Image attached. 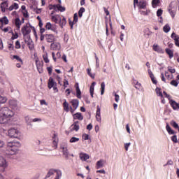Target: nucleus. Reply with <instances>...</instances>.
<instances>
[{
	"label": "nucleus",
	"instance_id": "obj_1",
	"mask_svg": "<svg viewBox=\"0 0 179 179\" xmlns=\"http://www.w3.org/2000/svg\"><path fill=\"white\" fill-rule=\"evenodd\" d=\"M15 117V112L7 106L0 108V124H8L10 118Z\"/></svg>",
	"mask_w": 179,
	"mask_h": 179
},
{
	"label": "nucleus",
	"instance_id": "obj_2",
	"mask_svg": "<svg viewBox=\"0 0 179 179\" xmlns=\"http://www.w3.org/2000/svg\"><path fill=\"white\" fill-rule=\"evenodd\" d=\"M22 144L19 141H10L7 143V149L6 150V155H17Z\"/></svg>",
	"mask_w": 179,
	"mask_h": 179
},
{
	"label": "nucleus",
	"instance_id": "obj_3",
	"mask_svg": "<svg viewBox=\"0 0 179 179\" xmlns=\"http://www.w3.org/2000/svg\"><path fill=\"white\" fill-rule=\"evenodd\" d=\"M31 30H34V27L30 25V24H26L22 27L21 31L24 37V40L30 38V33H31Z\"/></svg>",
	"mask_w": 179,
	"mask_h": 179
},
{
	"label": "nucleus",
	"instance_id": "obj_4",
	"mask_svg": "<svg viewBox=\"0 0 179 179\" xmlns=\"http://www.w3.org/2000/svg\"><path fill=\"white\" fill-rule=\"evenodd\" d=\"M8 136L10 138H20V131L15 128L10 129L8 131Z\"/></svg>",
	"mask_w": 179,
	"mask_h": 179
},
{
	"label": "nucleus",
	"instance_id": "obj_5",
	"mask_svg": "<svg viewBox=\"0 0 179 179\" xmlns=\"http://www.w3.org/2000/svg\"><path fill=\"white\" fill-rule=\"evenodd\" d=\"M72 107H71V114H73L75 112V110L79 107V101L78 99H73L71 101Z\"/></svg>",
	"mask_w": 179,
	"mask_h": 179
},
{
	"label": "nucleus",
	"instance_id": "obj_6",
	"mask_svg": "<svg viewBox=\"0 0 179 179\" xmlns=\"http://www.w3.org/2000/svg\"><path fill=\"white\" fill-rule=\"evenodd\" d=\"M61 148L63 150V155L66 159H69V152H68V144L63 143L61 145Z\"/></svg>",
	"mask_w": 179,
	"mask_h": 179
},
{
	"label": "nucleus",
	"instance_id": "obj_7",
	"mask_svg": "<svg viewBox=\"0 0 179 179\" xmlns=\"http://www.w3.org/2000/svg\"><path fill=\"white\" fill-rule=\"evenodd\" d=\"M0 168L3 170L8 169V161L3 157L0 156Z\"/></svg>",
	"mask_w": 179,
	"mask_h": 179
},
{
	"label": "nucleus",
	"instance_id": "obj_8",
	"mask_svg": "<svg viewBox=\"0 0 179 179\" xmlns=\"http://www.w3.org/2000/svg\"><path fill=\"white\" fill-rule=\"evenodd\" d=\"M50 50L52 51H59L61 50V43L59 42H53L50 44Z\"/></svg>",
	"mask_w": 179,
	"mask_h": 179
},
{
	"label": "nucleus",
	"instance_id": "obj_9",
	"mask_svg": "<svg viewBox=\"0 0 179 179\" xmlns=\"http://www.w3.org/2000/svg\"><path fill=\"white\" fill-rule=\"evenodd\" d=\"M176 9H177V7H176L174 5H173V3H171L169 5V12L171 16L173 17V19H174V17L176 16Z\"/></svg>",
	"mask_w": 179,
	"mask_h": 179
},
{
	"label": "nucleus",
	"instance_id": "obj_10",
	"mask_svg": "<svg viewBox=\"0 0 179 179\" xmlns=\"http://www.w3.org/2000/svg\"><path fill=\"white\" fill-rule=\"evenodd\" d=\"M152 50H154V51H155V52H158L159 54H164V51L163 50V49L162 48V47H160L159 45L155 43L152 45Z\"/></svg>",
	"mask_w": 179,
	"mask_h": 179
},
{
	"label": "nucleus",
	"instance_id": "obj_11",
	"mask_svg": "<svg viewBox=\"0 0 179 179\" xmlns=\"http://www.w3.org/2000/svg\"><path fill=\"white\" fill-rule=\"evenodd\" d=\"M45 38L47 43H54L55 36L53 34H45Z\"/></svg>",
	"mask_w": 179,
	"mask_h": 179
},
{
	"label": "nucleus",
	"instance_id": "obj_12",
	"mask_svg": "<svg viewBox=\"0 0 179 179\" xmlns=\"http://www.w3.org/2000/svg\"><path fill=\"white\" fill-rule=\"evenodd\" d=\"M24 42L27 43L29 50H34V43H33V41H31V38H25L24 39Z\"/></svg>",
	"mask_w": 179,
	"mask_h": 179
},
{
	"label": "nucleus",
	"instance_id": "obj_13",
	"mask_svg": "<svg viewBox=\"0 0 179 179\" xmlns=\"http://www.w3.org/2000/svg\"><path fill=\"white\" fill-rule=\"evenodd\" d=\"M9 6V3L8 1H3L0 4V8L1 9V12L5 13L6 12V9H8Z\"/></svg>",
	"mask_w": 179,
	"mask_h": 179
},
{
	"label": "nucleus",
	"instance_id": "obj_14",
	"mask_svg": "<svg viewBox=\"0 0 179 179\" xmlns=\"http://www.w3.org/2000/svg\"><path fill=\"white\" fill-rule=\"evenodd\" d=\"M50 9H54V10H59L60 12H65V7L61 6V4L53 5Z\"/></svg>",
	"mask_w": 179,
	"mask_h": 179
},
{
	"label": "nucleus",
	"instance_id": "obj_15",
	"mask_svg": "<svg viewBox=\"0 0 179 179\" xmlns=\"http://www.w3.org/2000/svg\"><path fill=\"white\" fill-rule=\"evenodd\" d=\"M169 103L173 110H179V103H177L176 101L171 99L169 101Z\"/></svg>",
	"mask_w": 179,
	"mask_h": 179
},
{
	"label": "nucleus",
	"instance_id": "obj_16",
	"mask_svg": "<svg viewBox=\"0 0 179 179\" xmlns=\"http://www.w3.org/2000/svg\"><path fill=\"white\" fill-rule=\"evenodd\" d=\"M45 29L47 30H51L52 31H57V27H55V25L51 24V22L46 23Z\"/></svg>",
	"mask_w": 179,
	"mask_h": 179
},
{
	"label": "nucleus",
	"instance_id": "obj_17",
	"mask_svg": "<svg viewBox=\"0 0 179 179\" xmlns=\"http://www.w3.org/2000/svg\"><path fill=\"white\" fill-rule=\"evenodd\" d=\"M52 139H53V141H52L53 146H55V149H57V148H58V141H59L58 134L54 133Z\"/></svg>",
	"mask_w": 179,
	"mask_h": 179
},
{
	"label": "nucleus",
	"instance_id": "obj_18",
	"mask_svg": "<svg viewBox=\"0 0 179 179\" xmlns=\"http://www.w3.org/2000/svg\"><path fill=\"white\" fill-rule=\"evenodd\" d=\"M96 108H97L96 113V121H98V122H101V115L100 106H97Z\"/></svg>",
	"mask_w": 179,
	"mask_h": 179
},
{
	"label": "nucleus",
	"instance_id": "obj_19",
	"mask_svg": "<svg viewBox=\"0 0 179 179\" xmlns=\"http://www.w3.org/2000/svg\"><path fill=\"white\" fill-rule=\"evenodd\" d=\"M51 20L52 22H54V23L58 24L61 20V15H51Z\"/></svg>",
	"mask_w": 179,
	"mask_h": 179
},
{
	"label": "nucleus",
	"instance_id": "obj_20",
	"mask_svg": "<svg viewBox=\"0 0 179 179\" xmlns=\"http://www.w3.org/2000/svg\"><path fill=\"white\" fill-rule=\"evenodd\" d=\"M49 89H52L54 86H57V83L54 81V79L52 78H50L48 80V84Z\"/></svg>",
	"mask_w": 179,
	"mask_h": 179
},
{
	"label": "nucleus",
	"instance_id": "obj_21",
	"mask_svg": "<svg viewBox=\"0 0 179 179\" xmlns=\"http://www.w3.org/2000/svg\"><path fill=\"white\" fill-rule=\"evenodd\" d=\"M171 38L174 40L176 45L179 47V36L176 33H172Z\"/></svg>",
	"mask_w": 179,
	"mask_h": 179
},
{
	"label": "nucleus",
	"instance_id": "obj_22",
	"mask_svg": "<svg viewBox=\"0 0 179 179\" xmlns=\"http://www.w3.org/2000/svg\"><path fill=\"white\" fill-rule=\"evenodd\" d=\"M79 128H80L79 122H76L71 126V131H79Z\"/></svg>",
	"mask_w": 179,
	"mask_h": 179
},
{
	"label": "nucleus",
	"instance_id": "obj_23",
	"mask_svg": "<svg viewBox=\"0 0 179 179\" xmlns=\"http://www.w3.org/2000/svg\"><path fill=\"white\" fill-rule=\"evenodd\" d=\"M90 157L89 156V155L86 153H83V152L80 153V159L83 162H86V160L89 159Z\"/></svg>",
	"mask_w": 179,
	"mask_h": 179
},
{
	"label": "nucleus",
	"instance_id": "obj_24",
	"mask_svg": "<svg viewBox=\"0 0 179 179\" xmlns=\"http://www.w3.org/2000/svg\"><path fill=\"white\" fill-rule=\"evenodd\" d=\"M52 57L53 58V60L55 62H57V59H59L61 58V53L59 52H57L55 55V52H52Z\"/></svg>",
	"mask_w": 179,
	"mask_h": 179
},
{
	"label": "nucleus",
	"instance_id": "obj_25",
	"mask_svg": "<svg viewBox=\"0 0 179 179\" xmlns=\"http://www.w3.org/2000/svg\"><path fill=\"white\" fill-rule=\"evenodd\" d=\"M9 106L12 107V108H16L17 107V101L16 100H10L9 101Z\"/></svg>",
	"mask_w": 179,
	"mask_h": 179
},
{
	"label": "nucleus",
	"instance_id": "obj_26",
	"mask_svg": "<svg viewBox=\"0 0 179 179\" xmlns=\"http://www.w3.org/2000/svg\"><path fill=\"white\" fill-rule=\"evenodd\" d=\"M148 75H150L152 82L155 85H156V83H157V81L156 80H155V75H153V73L152 72V71L150 69H148Z\"/></svg>",
	"mask_w": 179,
	"mask_h": 179
},
{
	"label": "nucleus",
	"instance_id": "obj_27",
	"mask_svg": "<svg viewBox=\"0 0 179 179\" xmlns=\"http://www.w3.org/2000/svg\"><path fill=\"white\" fill-rule=\"evenodd\" d=\"M74 120H79L80 121H82L83 120V115H82V113H77L73 115Z\"/></svg>",
	"mask_w": 179,
	"mask_h": 179
},
{
	"label": "nucleus",
	"instance_id": "obj_28",
	"mask_svg": "<svg viewBox=\"0 0 179 179\" xmlns=\"http://www.w3.org/2000/svg\"><path fill=\"white\" fill-rule=\"evenodd\" d=\"M15 24L16 27L18 29V30L20 29V27L22 26V21L20 18H15Z\"/></svg>",
	"mask_w": 179,
	"mask_h": 179
},
{
	"label": "nucleus",
	"instance_id": "obj_29",
	"mask_svg": "<svg viewBox=\"0 0 179 179\" xmlns=\"http://www.w3.org/2000/svg\"><path fill=\"white\" fill-rule=\"evenodd\" d=\"M94 86H96V82H93L90 88V93L91 94V97H93V94L94 93Z\"/></svg>",
	"mask_w": 179,
	"mask_h": 179
},
{
	"label": "nucleus",
	"instance_id": "obj_30",
	"mask_svg": "<svg viewBox=\"0 0 179 179\" xmlns=\"http://www.w3.org/2000/svg\"><path fill=\"white\" fill-rule=\"evenodd\" d=\"M139 9H145L146 8V1H139L138 3Z\"/></svg>",
	"mask_w": 179,
	"mask_h": 179
},
{
	"label": "nucleus",
	"instance_id": "obj_31",
	"mask_svg": "<svg viewBox=\"0 0 179 179\" xmlns=\"http://www.w3.org/2000/svg\"><path fill=\"white\" fill-rule=\"evenodd\" d=\"M166 129L169 135H174L175 132L173 129H171V127H170L169 124H166Z\"/></svg>",
	"mask_w": 179,
	"mask_h": 179
},
{
	"label": "nucleus",
	"instance_id": "obj_32",
	"mask_svg": "<svg viewBox=\"0 0 179 179\" xmlns=\"http://www.w3.org/2000/svg\"><path fill=\"white\" fill-rule=\"evenodd\" d=\"M59 23L61 27H64V26L66 24V19H65V17H63V18L61 17Z\"/></svg>",
	"mask_w": 179,
	"mask_h": 179
},
{
	"label": "nucleus",
	"instance_id": "obj_33",
	"mask_svg": "<svg viewBox=\"0 0 179 179\" xmlns=\"http://www.w3.org/2000/svg\"><path fill=\"white\" fill-rule=\"evenodd\" d=\"M104 166V161L101 159L96 162V169H101Z\"/></svg>",
	"mask_w": 179,
	"mask_h": 179
},
{
	"label": "nucleus",
	"instance_id": "obj_34",
	"mask_svg": "<svg viewBox=\"0 0 179 179\" xmlns=\"http://www.w3.org/2000/svg\"><path fill=\"white\" fill-rule=\"evenodd\" d=\"M13 9H19V4H17V3H14L8 8V10L10 11L13 10Z\"/></svg>",
	"mask_w": 179,
	"mask_h": 179
},
{
	"label": "nucleus",
	"instance_id": "obj_35",
	"mask_svg": "<svg viewBox=\"0 0 179 179\" xmlns=\"http://www.w3.org/2000/svg\"><path fill=\"white\" fill-rule=\"evenodd\" d=\"M73 22H70V25H71V28L72 29V27H73V24H75V23L78 22V13H75L74 14V17H73Z\"/></svg>",
	"mask_w": 179,
	"mask_h": 179
},
{
	"label": "nucleus",
	"instance_id": "obj_36",
	"mask_svg": "<svg viewBox=\"0 0 179 179\" xmlns=\"http://www.w3.org/2000/svg\"><path fill=\"white\" fill-rule=\"evenodd\" d=\"M43 58L45 64H48V62H50V59H48V53L47 52H45V54L43 55Z\"/></svg>",
	"mask_w": 179,
	"mask_h": 179
},
{
	"label": "nucleus",
	"instance_id": "obj_37",
	"mask_svg": "<svg viewBox=\"0 0 179 179\" xmlns=\"http://www.w3.org/2000/svg\"><path fill=\"white\" fill-rule=\"evenodd\" d=\"M165 51H166V54L168 55H169V58H173V57H174V53L173 52V50H170L169 48H166L165 50Z\"/></svg>",
	"mask_w": 179,
	"mask_h": 179
},
{
	"label": "nucleus",
	"instance_id": "obj_38",
	"mask_svg": "<svg viewBox=\"0 0 179 179\" xmlns=\"http://www.w3.org/2000/svg\"><path fill=\"white\" fill-rule=\"evenodd\" d=\"M8 101V98L6 96H2L0 95V106L1 104H5Z\"/></svg>",
	"mask_w": 179,
	"mask_h": 179
},
{
	"label": "nucleus",
	"instance_id": "obj_39",
	"mask_svg": "<svg viewBox=\"0 0 179 179\" xmlns=\"http://www.w3.org/2000/svg\"><path fill=\"white\" fill-rule=\"evenodd\" d=\"M0 22L4 24H8L9 23V20H8V17L6 16H4L1 19H0Z\"/></svg>",
	"mask_w": 179,
	"mask_h": 179
},
{
	"label": "nucleus",
	"instance_id": "obj_40",
	"mask_svg": "<svg viewBox=\"0 0 179 179\" xmlns=\"http://www.w3.org/2000/svg\"><path fill=\"white\" fill-rule=\"evenodd\" d=\"M76 96L78 97V99H81L82 98V92H80V89H79V86H77L76 88Z\"/></svg>",
	"mask_w": 179,
	"mask_h": 179
},
{
	"label": "nucleus",
	"instance_id": "obj_41",
	"mask_svg": "<svg viewBox=\"0 0 179 179\" xmlns=\"http://www.w3.org/2000/svg\"><path fill=\"white\" fill-rule=\"evenodd\" d=\"M25 122L27 125H31L32 120L29 116H26L24 117Z\"/></svg>",
	"mask_w": 179,
	"mask_h": 179
},
{
	"label": "nucleus",
	"instance_id": "obj_42",
	"mask_svg": "<svg viewBox=\"0 0 179 179\" xmlns=\"http://www.w3.org/2000/svg\"><path fill=\"white\" fill-rule=\"evenodd\" d=\"M55 173V170L53 169H50L48 173L46 175V178H50V177H51V176H54V174Z\"/></svg>",
	"mask_w": 179,
	"mask_h": 179
},
{
	"label": "nucleus",
	"instance_id": "obj_43",
	"mask_svg": "<svg viewBox=\"0 0 179 179\" xmlns=\"http://www.w3.org/2000/svg\"><path fill=\"white\" fill-rule=\"evenodd\" d=\"M13 59H16L18 62H20L21 64H23V60H22V58L17 55H13Z\"/></svg>",
	"mask_w": 179,
	"mask_h": 179
},
{
	"label": "nucleus",
	"instance_id": "obj_44",
	"mask_svg": "<svg viewBox=\"0 0 179 179\" xmlns=\"http://www.w3.org/2000/svg\"><path fill=\"white\" fill-rule=\"evenodd\" d=\"M63 106L65 111L68 113V111H69V103H68V102L66 101L64 102Z\"/></svg>",
	"mask_w": 179,
	"mask_h": 179
},
{
	"label": "nucleus",
	"instance_id": "obj_45",
	"mask_svg": "<svg viewBox=\"0 0 179 179\" xmlns=\"http://www.w3.org/2000/svg\"><path fill=\"white\" fill-rule=\"evenodd\" d=\"M101 96H103V94H104V90L106 89V84L104 83V82L101 83Z\"/></svg>",
	"mask_w": 179,
	"mask_h": 179
},
{
	"label": "nucleus",
	"instance_id": "obj_46",
	"mask_svg": "<svg viewBox=\"0 0 179 179\" xmlns=\"http://www.w3.org/2000/svg\"><path fill=\"white\" fill-rule=\"evenodd\" d=\"M10 33H12L11 40H16V38L19 37V35L17 34V33L15 32L14 34L13 30L10 31Z\"/></svg>",
	"mask_w": 179,
	"mask_h": 179
},
{
	"label": "nucleus",
	"instance_id": "obj_47",
	"mask_svg": "<svg viewBox=\"0 0 179 179\" xmlns=\"http://www.w3.org/2000/svg\"><path fill=\"white\" fill-rule=\"evenodd\" d=\"M70 143H76V142H79V138L72 137L69 140Z\"/></svg>",
	"mask_w": 179,
	"mask_h": 179
},
{
	"label": "nucleus",
	"instance_id": "obj_48",
	"mask_svg": "<svg viewBox=\"0 0 179 179\" xmlns=\"http://www.w3.org/2000/svg\"><path fill=\"white\" fill-rule=\"evenodd\" d=\"M85 8L81 7L78 11V16L79 17H82L83 16V13H85Z\"/></svg>",
	"mask_w": 179,
	"mask_h": 179
},
{
	"label": "nucleus",
	"instance_id": "obj_49",
	"mask_svg": "<svg viewBox=\"0 0 179 179\" xmlns=\"http://www.w3.org/2000/svg\"><path fill=\"white\" fill-rule=\"evenodd\" d=\"M155 92L159 97H163V93H162V90L159 87H157Z\"/></svg>",
	"mask_w": 179,
	"mask_h": 179
},
{
	"label": "nucleus",
	"instance_id": "obj_50",
	"mask_svg": "<svg viewBox=\"0 0 179 179\" xmlns=\"http://www.w3.org/2000/svg\"><path fill=\"white\" fill-rule=\"evenodd\" d=\"M160 3V0H152V5L154 8H156Z\"/></svg>",
	"mask_w": 179,
	"mask_h": 179
},
{
	"label": "nucleus",
	"instance_id": "obj_51",
	"mask_svg": "<svg viewBox=\"0 0 179 179\" xmlns=\"http://www.w3.org/2000/svg\"><path fill=\"white\" fill-rule=\"evenodd\" d=\"M170 25H169L168 24H166L163 28L164 33H169V31H170Z\"/></svg>",
	"mask_w": 179,
	"mask_h": 179
},
{
	"label": "nucleus",
	"instance_id": "obj_52",
	"mask_svg": "<svg viewBox=\"0 0 179 179\" xmlns=\"http://www.w3.org/2000/svg\"><path fill=\"white\" fill-rule=\"evenodd\" d=\"M57 173L55 179H60L62 177V172L61 171H55Z\"/></svg>",
	"mask_w": 179,
	"mask_h": 179
},
{
	"label": "nucleus",
	"instance_id": "obj_53",
	"mask_svg": "<svg viewBox=\"0 0 179 179\" xmlns=\"http://www.w3.org/2000/svg\"><path fill=\"white\" fill-rule=\"evenodd\" d=\"M87 75H89L90 78H92V79H94V74L92 73V69H87Z\"/></svg>",
	"mask_w": 179,
	"mask_h": 179
},
{
	"label": "nucleus",
	"instance_id": "obj_54",
	"mask_svg": "<svg viewBox=\"0 0 179 179\" xmlns=\"http://www.w3.org/2000/svg\"><path fill=\"white\" fill-rule=\"evenodd\" d=\"M171 85L172 86H175V87H177V86H178V81H177L176 80H173L171 82Z\"/></svg>",
	"mask_w": 179,
	"mask_h": 179
},
{
	"label": "nucleus",
	"instance_id": "obj_55",
	"mask_svg": "<svg viewBox=\"0 0 179 179\" xmlns=\"http://www.w3.org/2000/svg\"><path fill=\"white\" fill-rule=\"evenodd\" d=\"M165 76L167 78V79H169V80H171V79L173 78V75L169 74L168 72H165Z\"/></svg>",
	"mask_w": 179,
	"mask_h": 179
},
{
	"label": "nucleus",
	"instance_id": "obj_56",
	"mask_svg": "<svg viewBox=\"0 0 179 179\" xmlns=\"http://www.w3.org/2000/svg\"><path fill=\"white\" fill-rule=\"evenodd\" d=\"M168 71L169 72H171V73H176V69L171 66H168Z\"/></svg>",
	"mask_w": 179,
	"mask_h": 179
},
{
	"label": "nucleus",
	"instance_id": "obj_57",
	"mask_svg": "<svg viewBox=\"0 0 179 179\" xmlns=\"http://www.w3.org/2000/svg\"><path fill=\"white\" fill-rule=\"evenodd\" d=\"M171 125H172V127H173V128H179L178 124H177V122H176L174 121L171 122Z\"/></svg>",
	"mask_w": 179,
	"mask_h": 179
},
{
	"label": "nucleus",
	"instance_id": "obj_58",
	"mask_svg": "<svg viewBox=\"0 0 179 179\" xmlns=\"http://www.w3.org/2000/svg\"><path fill=\"white\" fill-rule=\"evenodd\" d=\"M149 12H150V11H149V10H146V11L140 10L141 15H143L144 16L149 15Z\"/></svg>",
	"mask_w": 179,
	"mask_h": 179
},
{
	"label": "nucleus",
	"instance_id": "obj_59",
	"mask_svg": "<svg viewBox=\"0 0 179 179\" xmlns=\"http://www.w3.org/2000/svg\"><path fill=\"white\" fill-rule=\"evenodd\" d=\"M41 106H48V103L44 99L40 101Z\"/></svg>",
	"mask_w": 179,
	"mask_h": 179
},
{
	"label": "nucleus",
	"instance_id": "obj_60",
	"mask_svg": "<svg viewBox=\"0 0 179 179\" xmlns=\"http://www.w3.org/2000/svg\"><path fill=\"white\" fill-rule=\"evenodd\" d=\"M15 48L17 50H19L20 48V42L19 41H17L15 42Z\"/></svg>",
	"mask_w": 179,
	"mask_h": 179
},
{
	"label": "nucleus",
	"instance_id": "obj_61",
	"mask_svg": "<svg viewBox=\"0 0 179 179\" xmlns=\"http://www.w3.org/2000/svg\"><path fill=\"white\" fill-rule=\"evenodd\" d=\"M171 141L175 143H177V142H178V141L177 140V136H173L171 137Z\"/></svg>",
	"mask_w": 179,
	"mask_h": 179
},
{
	"label": "nucleus",
	"instance_id": "obj_62",
	"mask_svg": "<svg viewBox=\"0 0 179 179\" xmlns=\"http://www.w3.org/2000/svg\"><path fill=\"white\" fill-rule=\"evenodd\" d=\"M83 139H84V141L89 140V135L86 134H83Z\"/></svg>",
	"mask_w": 179,
	"mask_h": 179
},
{
	"label": "nucleus",
	"instance_id": "obj_63",
	"mask_svg": "<svg viewBox=\"0 0 179 179\" xmlns=\"http://www.w3.org/2000/svg\"><path fill=\"white\" fill-rule=\"evenodd\" d=\"M115 100L116 103H118V101H120V95L117 94L116 93H115Z\"/></svg>",
	"mask_w": 179,
	"mask_h": 179
},
{
	"label": "nucleus",
	"instance_id": "obj_64",
	"mask_svg": "<svg viewBox=\"0 0 179 179\" xmlns=\"http://www.w3.org/2000/svg\"><path fill=\"white\" fill-rule=\"evenodd\" d=\"M161 15H163V10L162 9H159L157 11V16H160Z\"/></svg>",
	"mask_w": 179,
	"mask_h": 179
}]
</instances>
